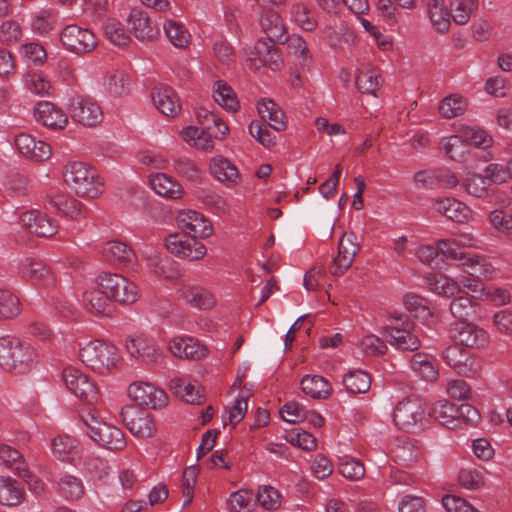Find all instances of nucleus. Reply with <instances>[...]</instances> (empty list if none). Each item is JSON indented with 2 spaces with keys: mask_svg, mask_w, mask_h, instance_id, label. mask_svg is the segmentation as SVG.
I'll list each match as a JSON object with an SVG mask.
<instances>
[{
  "mask_svg": "<svg viewBox=\"0 0 512 512\" xmlns=\"http://www.w3.org/2000/svg\"><path fill=\"white\" fill-rule=\"evenodd\" d=\"M168 348L174 356L188 360H199L207 354L206 346L193 337H175Z\"/></svg>",
  "mask_w": 512,
  "mask_h": 512,
  "instance_id": "nucleus-23",
  "label": "nucleus"
},
{
  "mask_svg": "<svg viewBox=\"0 0 512 512\" xmlns=\"http://www.w3.org/2000/svg\"><path fill=\"white\" fill-rule=\"evenodd\" d=\"M34 117L50 129H63L68 123L66 114L49 101H40L35 105Z\"/></svg>",
  "mask_w": 512,
  "mask_h": 512,
  "instance_id": "nucleus-25",
  "label": "nucleus"
},
{
  "mask_svg": "<svg viewBox=\"0 0 512 512\" xmlns=\"http://www.w3.org/2000/svg\"><path fill=\"white\" fill-rule=\"evenodd\" d=\"M25 88L36 95H46L51 89L50 81L38 72L29 71L23 76Z\"/></svg>",
  "mask_w": 512,
  "mask_h": 512,
  "instance_id": "nucleus-61",
  "label": "nucleus"
},
{
  "mask_svg": "<svg viewBox=\"0 0 512 512\" xmlns=\"http://www.w3.org/2000/svg\"><path fill=\"white\" fill-rule=\"evenodd\" d=\"M174 389L176 394L187 403L200 404L204 399L199 385L187 383L183 379H178L174 382Z\"/></svg>",
  "mask_w": 512,
  "mask_h": 512,
  "instance_id": "nucleus-57",
  "label": "nucleus"
},
{
  "mask_svg": "<svg viewBox=\"0 0 512 512\" xmlns=\"http://www.w3.org/2000/svg\"><path fill=\"white\" fill-rule=\"evenodd\" d=\"M131 79L123 71L115 70L107 76V90L114 97L127 95L130 90Z\"/></svg>",
  "mask_w": 512,
  "mask_h": 512,
  "instance_id": "nucleus-53",
  "label": "nucleus"
},
{
  "mask_svg": "<svg viewBox=\"0 0 512 512\" xmlns=\"http://www.w3.org/2000/svg\"><path fill=\"white\" fill-rule=\"evenodd\" d=\"M83 301L87 310L96 315L109 314L112 310V300L98 285L85 291Z\"/></svg>",
  "mask_w": 512,
  "mask_h": 512,
  "instance_id": "nucleus-37",
  "label": "nucleus"
},
{
  "mask_svg": "<svg viewBox=\"0 0 512 512\" xmlns=\"http://www.w3.org/2000/svg\"><path fill=\"white\" fill-rule=\"evenodd\" d=\"M380 79V74L376 69L363 66L358 69L355 82L361 93L376 95V91L380 86Z\"/></svg>",
  "mask_w": 512,
  "mask_h": 512,
  "instance_id": "nucleus-45",
  "label": "nucleus"
},
{
  "mask_svg": "<svg viewBox=\"0 0 512 512\" xmlns=\"http://www.w3.org/2000/svg\"><path fill=\"white\" fill-rule=\"evenodd\" d=\"M14 143L19 153L31 160L44 161L51 156L49 144L36 140L30 134L20 133L15 137Z\"/></svg>",
  "mask_w": 512,
  "mask_h": 512,
  "instance_id": "nucleus-22",
  "label": "nucleus"
},
{
  "mask_svg": "<svg viewBox=\"0 0 512 512\" xmlns=\"http://www.w3.org/2000/svg\"><path fill=\"white\" fill-rule=\"evenodd\" d=\"M343 384L349 393H366L371 387V378L365 371L354 370L343 376Z\"/></svg>",
  "mask_w": 512,
  "mask_h": 512,
  "instance_id": "nucleus-48",
  "label": "nucleus"
},
{
  "mask_svg": "<svg viewBox=\"0 0 512 512\" xmlns=\"http://www.w3.org/2000/svg\"><path fill=\"white\" fill-rule=\"evenodd\" d=\"M60 40L66 50L77 55L90 53L97 46L95 34L90 29L77 24L64 27L60 34Z\"/></svg>",
  "mask_w": 512,
  "mask_h": 512,
  "instance_id": "nucleus-9",
  "label": "nucleus"
},
{
  "mask_svg": "<svg viewBox=\"0 0 512 512\" xmlns=\"http://www.w3.org/2000/svg\"><path fill=\"white\" fill-rule=\"evenodd\" d=\"M301 389L314 399H325L332 391L329 382L319 375H305L301 380Z\"/></svg>",
  "mask_w": 512,
  "mask_h": 512,
  "instance_id": "nucleus-42",
  "label": "nucleus"
},
{
  "mask_svg": "<svg viewBox=\"0 0 512 512\" xmlns=\"http://www.w3.org/2000/svg\"><path fill=\"white\" fill-rule=\"evenodd\" d=\"M36 360L35 349L16 337L0 338V366L3 370L15 374L29 372Z\"/></svg>",
  "mask_w": 512,
  "mask_h": 512,
  "instance_id": "nucleus-2",
  "label": "nucleus"
},
{
  "mask_svg": "<svg viewBox=\"0 0 512 512\" xmlns=\"http://www.w3.org/2000/svg\"><path fill=\"white\" fill-rule=\"evenodd\" d=\"M126 350L128 354L146 364H161L164 361V354L156 341L145 335H138L126 339Z\"/></svg>",
  "mask_w": 512,
  "mask_h": 512,
  "instance_id": "nucleus-12",
  "label": "nucleus"
},
{
  "mask_svg": "<svg viewBox=\"0 0 512 512\" xmlns=\"http://www.w3.org/2000/svg\"><path fill=\"white\" fill-rule=\"evenodd\" d=\"M441 144L445 154L453 161H462L467 153L465 141L460 135L443 138Z\"/></svg>",
  "mask_w": 512,
  "mask_h": 512,
  "instance_id": "nucleus-58",
  "label": "nucleus"
},
{
  "mask_svg": "<svg viewBox=\"0 0 512 512\" xmlns=\"http://www.w3.org/2000/svg\"><path fill=\"white\" fill-rule=\"evenodd\" d=\"M121 418L126 428L136 437L150 438L157 431L153 417L135 407H124L121 410Z\"/></svg>",
  "mask_w": 512,
  "mask_h": 512,
  "instance_id": "nucleus-15",
  "label": "nucleus"
},
{
  "mask_svg": "<svg viewBox=\"0 0 512 512\" xmlns=\"http://www.w3.org/2000/svg\"><path fill=\"white\" fill-rule=\"evenodd\" d=\"M63 381L71 393L82 401L93 404L99 394L95 382L89 376L74 367H67L62 373Z\"/></svg>",
  "mask_w": 512,
  "mask_h": 512,
  "instance_id": "nucleus-10",
  "label": "nucleus"
},
{
  "mask_svg": "<svg viewBox=\"0 0 512 512\" xmlns=\"http://www.w3.org/2000/svg\"><path fill=\"white\" fill-rule=\"evenodd\" d=\"M80 418L88 430L89 437L100 446L111 451H121L126 447L127 442L122 430L103 421L96 410L89 408L80 415Z\"/></svg>",
  "mask_w": 512,
  "mask_h": 512,
  "instance_id": "nucleus-4",
  "label": "nucleus"
},
{
  "mask_svg": "<svg viewBox=\"0 0 512 512\" xmlns=\"http://www.w3.org/2000/svg\"><path fill=\"white\" fill-rule=\"evenodd\" d=\"M177 223L182 231L190 237L207 238L213 232V227L209 220L203 214L193 210L179 212Z\"/></svg>",
  "mask_w": 512,
  "mask_h": 512,
  "instance_id": "nucleus-19",
  "label": "nucleus"
},
{
  "mask_svg": "<svg viewBox=\"0 0 512 512\" xmlns=\"http://www.w3.org/2000/svg\"><path fill=\"white\" fill-rule=\"evenodd\" d=\"M427 280L430 290L438 295L452 297L459 293V286L456 280L451 277L439 274Z\"/></svg>",
  "mask_w": 512,
  "mask_h": 512,
  "instance_id": "nucleus-52",
  "label": "nucleus"
},
{
  "mask_svg": "<svg viewBox=\"0 0 512 512\" xmlns=\"http://www.w3.org/2000/svg\"><path fill=\"white\" fill-rule=\"evenodd\" d=\"M183 140L191 147L203 152H212L215 148L214 135L196 126L184 127L181 132Z\"/></svg>",
  "mask_w": 512,
  "mask_h": 512,
  "instance_id": "nucleus-35",
  "label": "nucleus"
},
{
  "mask_svg": "<svg viewBox=\"0 0 512 512\" xmlns=\"http://www.w3.org/2000/svg\"><path fill=\"white\" fill-rule=\"evenodd\" d=\"M290 14L292 21L304 31H314L318 25L316 12L303 2L293 4Z\"/></svg>",
  "mask_w": 512,
  "mask_h": 512,
  "instance_id": "nucleus-41",
  "label": "nucleus"
},
{
  "mask_svg": "<svg viewBox=\"0 0 512 512\" xmlns=\"http://www.w3.org/2000/svg\"><path fill=\"white\" fill-rule=\"evenodd\" d=\"M59 493L68 500H76L84 495L81 479L73 475H63L57 482Z\"/></svg>",
  "mask_w": 512,
  "mask_h": 512,
  "instance_id": "nucleus-50",
  "label": "nucleus"
},
{
  "mask_svg": "<svg viewBox=\"0 0 512 512\" xmlns=\"http://www.w3.org/2000/svg\"><path fill=\"white\" fill-rule=\"evenodd\" d=\"M451 332L454 340L460 343L461 346L481 349L489 343V334L483 328L471 322L456 323Z\"/></svg>",
  "mask_w": 512,
  "mask_h": 512,
  "instance_id": "nucleus-18",
  "label": "nucleus"
},
{
  "mask_svg": "<svg viewBox=\"0 0 512 512\" xmlns=\"http://www.w3.org/2000/svg\"><path fill=\"white\" fill-rule=\"evenodd\" d=\"M165 246L172 254L191 261L203 258L207 252L205 245L197 238L181 237L177 234L169 235L166 238Z\"/></svg>",
  "mask_w": 512,
  "mask_h": 512,
  "instance_id": "nucleus-17",
  "label": "nucleus"
},
{
  "mask_svg": "<svg viewBox=\"0 0 512 512\" xmlns=\"http://www.w3.org/2000/svg\"><path fill=\"white\" fill-rule=\"evenodd\" d=\"M445 362L458 374L474 377L481 370V362L470 351L460 345H451L443 352Z\"/></svg>",
  "mask_w": 512,
  "mask_h": 512,
  "instance_id": "nucleus-11",
  "label": "nucleus"
},
{
  "mask_svg": "<svg viewBox=\"0 0 512 512\" xmlns=\"http://www.w3.org/2000/svg\"><path fill=\"white\" fill-rule=\"evenodd\" d=\"M257 110L261 119L276 131H283L287 126V120L281 108L271 99H262L257 104Z\"/></svg>",
  "mask_w": 512,
  "mask_h": 512,
  "instance_id": "nucleus-34",
  "label": "nucleus"
},
{
  "mask_svg": "<svg viewBox=\"0 0 512 512\" xmlns=\"http://www.w3.org/2000/svg\"><path fill=\"white\" fill-rule=\"evenodd\" d=\"M260 26L266 39L284 44L287 30L283 19L277 12L270 9L263 12L260 17Z\"/></svg>",
  "mask_w": 512,
  "mask_h": 512,
  "instance_id": "nucleus-29",
  "label": "nucleus"
},
{
  "mask_svg": "<svg viewBox=\"0 0 512 512\" xmlns=\"http://www.w3.org/2000/svg\"><path fill=\"white\" fill-rule=\"evenodd\" d=\"M467 109L465 98L458 94L445 97L439 105V113L447 119L462 115Z\"/></svg>",
  "mask_w": 512,
  "mask_h": 512,
  "instance_id": "nucleus-51",
  "label": "nucleus"
},
{
  "mask_svg": "<svg viewBox=\"0 0 512 512\" xmlns=\"http://www.w3.org/2000/svg\"><path fill=\"white\" fill-rule=\"evenodd\" d=\"M25 491L21 483L8 476H0V504L17 506L24 500Z\"/></svg>",
  "mask_w": 512,
  "mask_h": 512,
  "instance_id": "nucleus-36",
  "label": "nucleus"
},
{
  "mask_svg": "<svg viewBox=\"0 0 512 512\" xmlns=\"http://www.w3.org/2000/svg\"><path fill=\"white\" fill-rule=\"evenodd\" d=\"M20 221L27 230L40 237H51L58 229L57 222L39 210L24 212Z\"/></svg>",
  "mask_w": 512,
  "mask_h": 512,
  "instance_id": "nucleus-21",
  "label": "nucleus"
},
{
  "mask_svg": "<svg viewBox=\"0 0 512 512\" xmlns=\"http://www.w3.org/2000/svg\"><path fill=\"white\" fill-rule=\"evenodd\" d=\"M425 415V401L419 396L411 395L397 403L393 412V421L398 428L413 432L422 425Z\"/></svg>",
  "mask_w": 512,
  "mask_h": 512,
  "instance_id": "nucleus-8",
  "label": "nucleus"
},
{
  "mask_svg": "<svg viewBox=\"0 0 512 512\" xmlns=\"http://www.w3.org/2000/svg\"><path fill=\"white\" fill-rule=\"evenodd\" d=\"M49 204L58 212L73 220H80L85 217L83 204L74 198L66 199L63 196H55L49 198Z\"/></svg>",
  "mask_w": 512,
  "mask_h": 512,
  "instance_id": "nucleus-46",
  "label": "nucleus"
},
{
  "mask_svg": "<svg viewBox=\"0 0 512 512\" xmlns=\"http://www.w3.org/2000/svg\"><path fill=\"white\" fill-rule=\"evenodd\" d=\"M359 251L357 236L354 233H345L339 241L338 255L330 264L329 272L334 276L343 275L352 266Z\"/></svg>",
  "mask_w": 512,
  "mask_h": 512,
  "instance_id": "nucleus-16",
  "label": "nucleus"
},
{
  "mask_svg": "<svg viewBox=\"0 0 512 512\" xmlns=\"http://www.w3.org/2000/svg\"><path fill=\"white\" fill-rule=\"evenodd\" d=\"M53 455L61 461H71L78 454L79 442L69 435H59L51 442Z\"/></svg>",
  "mask_w": 512,
  "mask_h": 512,
  "instance_id": "nucleus-43",
  "label": "nucleus"
},
{
  "mask_svg": "<svg viewBox=\"0 0 512 512\" xmlns=\"http://www.w3.org/2000/svg\"><path fill=\"white\" fill-rule=\"evenodd\" d=\"M439 253L447 259L459 261V267L469 276L492 279L495 269L483 256L460 248L453 238L438 241Z\"/></svg>",
  "mask_w": 512,
  "mask_h": 512,
  "instance_id": "nucleus-1",
  "label": "nucleus"
},
{
  "mask_svg": "<svg viewBox=\"0 0 512 512\" xmlns=\"http://www.w3.org/2000/svg\"><path fill=\"white\" fill-rule=\"evenodd\" d=\"M20 313V302L16 295L0 288V320H8Z\"/></svg>",
  "mask_w": 512,
  "mask_h": 512,
  "instance_id": "nucleus-56",
  "label": "nucleus"
},
{
  "mask_svg": "<svg viewBox=\"0 0 512 512\" xmlns=\"http://www.w3.org/2000/svg\"><path fill=\"white\" fill-rule=\"evenodd\" d=\"M395 324L383 328L382 336L394 348L403 351H416L421 347L415 324L406 315L393 314Z\"/></svg>",
  "mask_w": 512,
  "mask_h": 512,
  "instance_id": "nucleus-7",
  "label": "nucleus"
},
{
  "mask_svg": "<svg viewBox=\"0 0 512 512\" xmlns=\"http://www.w3.org/2000/svg\"><path fill=\"white\" fill-rule=\"evenodd\" d=\"M0 461L13 473L19 476L27 475V464L21 453L6 444H0Z\"/></svg>",
  "mask_w": 512,
  "mask_h": 512,
  "instance_id": "nucleus-44",
  "label": "nucleus"
},
{
  "mask_svg": "<svg viewBox=\"0 0 512 512\" xmlns=\"http://www.w3.org/2000/svg\"><path fill=\"white\" fill-rule=\"evenodd\" d=\"M96 285L102 288L112 302L130 305L140 298V289L136 283L119 273L102 272L95 279Z\"/></svg>",
  "mask_w": 512,
  "mask_h": 512,
  "instance_id": "nucleus-6",
  "label": "nucleus"
},
{
  "mask_svg": "<svg viewBox=\"0 0 512 512\" xmlns=\"http://www.w3.org/2000/svg\"><path fill=\"white\" fill-rule=\"evenodd\" d=\"M433 209L458 223L466 222L470 214V209L463 202L451 197L435 199Z\"/></svg>",
  "mask_w": 512,
  "mask_h": 512,
  "instance_id": "nucleus-30",
  "label": "nucleus"
},
{
  "mask_svg": "<svg viewBox=\"0 0 512 512\" xmlns=\"http://www.w3.org/2000/svg\"><path fill=\"white\" fill-rule=\"evenodd\" d=\"M478 9V0H457L453 20L458 25L469 22L472 14Z\"/></svg>",
  "mask_w": 512,
  "mask_h": 512,
  "instance_id": "nucleus-64",
  "label": "nucleus"
},
{
  "mask_svg": "<svg viewBox=\"0 0 512 512\" xmlns=\"http://www.w3.org/2000/svg\"><path fill=\"white\" fill-rule=\"evenodd\" d=\"M163 28L167 38L175 47L184 48L189 44L190 34L180 22L167 20Z\"/></svg>",
  "mask_w": 512,
  "mask_h": 512,
  "instance_id": "nucleus-54",
  "label": "nucleus"
},
{
  "mask_svg": "<svg viewBox=\"0 0 512 512\" xmlns=\"http://www.w3.org/2000/svg\"><path fill=\"white\" fill-rule=\"evenodd\" d=\"M155 107L165 116L175 117L181 111V103L175 90L167 85L155 87L152 91Z\"/></svg>",
  "mask_w": 512,
  "mask_h": 512,
  "instance_id": "nucleus-24",
  "label": "nucleus"
},
{
  "mask_svg": "<svg viewBox=\"0 0 512 512\" xmlns=\"http://www.w3.org/2000/svg\"><path fill=\"white\" fill-rule=\"evenodd\" d=\"M421 457V448L416 440L406 437L397 439L393 449L394 460L402 466L410 467Z\"/></svg>",
  "mask_w": 512,
  "mask_h": 512,
  "instance_id": "nucleus-33",
  "label": "nucleus"
},
{
  "mask_svg": "<svg viewBox=\"0 0 512 512\" xmlns=\"http://www.w3.org/2000/svg\"><path fill=\"white\" fill-rule=\"evenodd\" d=\"M128 394L139 406L158 409L166 405L168 396L166 392L151 383L135 381L130 384Z\"/></svg>",
  "mask_w": 512,
  "mask_h": 512,
  "instance_id": "nucleus-14",
  "label": "nucleus"
},
{
  "mask_svg": "<svg viewBox=\"0 0 512 512\" xmlns=\"http://www.w3.org/2000/svg\"><path fill=\"white\" fill-rule=\"evenodd\" d=\"M280 492L271 486H264L256 495V501L265 510H276L281 506Z\"/></svg>",
  "mask_w": 512,
  "mask_h": 512,
  "instance_id": "nucleus-62",
  "label": "nucleus"
},
{
  "mask_svg": "<svg viewBox=\"0 0 512 512\" xmlns=\"http://www.w3.org/2000/svg\"><path fill=\"white\" fill-rule=\"evenodd\" d=\"M21 276L33 284H49L53 282V276L41 260L26 258L20 264Z\"/></svg>",
  "mask_w": 512,
  "mask_h": 512,
  "instance_id": "nucleus-31",
  "label": "nucleus"
},
{
  "mask_svg": "<svg viewBox=\"0 0 512 512\" xmlns=\"http://www.w3.org/2000/svg\"><path fill=\"white\" fill-rule=\"evenodd\" d=\"M215 86L216 88L213 93L215 102L227 111H237L239 102L231 86L223 81H217Z\"/></svg>",
  "mask_w": 512,
  "mask_h": 512,
  "instance_id": "nucleus-49",
  "label": "nucleus"
},
{
  "mask_svg": "<svg viewBox=\"0 0 512 512\" xmlns=\"http://www.w3.org/2000/svg\"><path fill=\"white\" fill-rule=\"evenodd\" d=\"M65 183L80 197L97 198L103 192V183L97 171L84 162H69L64 166Z\"/></svg>",
  "mask_w": 512,
  "mask_h": 512,
  "instance_id": "nucleus-3",
  "label": "nucleus"
},
{
  "mask_svg": "<svg viewBox=\"0 0 512 512\" xmlns=\"http://www.w3.org/2000/svg\"><path fill=\"white\" fill-rule=\"evenodd\" d=\"M103 254L111 263L128 266L134 263L136 255L131 247L121 241H109L103 247Z\"/></svg>",
  "mask_w": 512,
  "mask_h": 512,
  "instance_id": "nucleus-38",
  "label": "nucleus"
},
{
  "mask_svg": "<svg viewBox=\"0 0 512 512\" xmlns=\"http://www.w3.org/2000/svg\"><path fill=\"white\" fill-rule=\"evenodd\" d=\"M450 312L458 323L468 322L476 314V304L466 296L454 298L450 303Z\"/></svg>",
  "mask_w": 512,
  "mask_h": 512,
  "instance_id": "nucleus-55",
  "label": "nucleus"
},
{
  "mask_svg": "<svg viewBox=\"0 0 512 512\" xmlns=\"http://www.w3.org/2000/svg\"><path fill=\"white\" fill-rule=\"evenodd\" d=\"M149 183L158 195L169 199H179L183 194L182 186L164 173L151 175Z\"/></svg>",
  "mask_w": 512,
  "mask_h": 512,
  "instance_id": "nucleus-40",
  "label": "nucleus"
},
{
  "mask_svg": "<svg viewBox=\"0 0 512 512\" xmlns=\"http://www.w3.org/2000/svg\"><path fill=\"white\" fill-rule=\"evenodd\" d=\"M127 20L131 26V31L137 39L152 40L159 33L157 25L152 22L145 11L132 9Z\"/></svg>",
  "mask_w": 512,
  "mask_h": 512,
  "instance_id": "nucleus-27",
  "label": "nucleus"
},
{
  "mask_svg": "<svg viewBox=\"0 0 512 512\" xmlns=\"http://www.w3.org/2000/svg\"><path fill=\"white\" fill-rule=\"evenodd\" d=\"M457 413V405L449 402L448 400H439L433 403L428 415L434 420H437L443 426L455 429L458 427Z\"/></svg>",
  "mask_w": 512,
  "mask_h": 512,
  "instance_id": "nucleus-39",
  "label": "nucleus"
},
{
  "mask_svg": "<svg viewBox=\"0 0 512 512\" xmlns=\"http://www.w3.org/2000/svg\"><path fill=\"white\" fill-rule=\"evenodd\" d=\"M427 14L433 29L441 34L449 31L451 13L444 0H426Z\"/></svg>",
  "mask_w": 512,
  "mask_h": 512,
  "instance_id": "nucleus-32",
  "label": "nucleus"
},
{
  "mask_svg": "<svg viewBox=\"0 0 512 512\" xmlns=\"http://www.w3.org/2000/svg\"><path fill=\"white\" fill-rule=\"evenodd\" d=\"M178 293L187 304L200 310L211 309L216 303L215 296L200 286L183 285Z\"/></svg>",
  "mask_w": 512,
  "mask_h": 512,
  "instance_id": "nucleus-28",
  "label": "nucleus"
},
{
  "mask_svg": "<svg viewBox=\"0 0 512 512\" xmlns=\"http://www.w3.org/2000/svg\"><path fill=\"white\" fill-rule=\"evenodd\" d=\"M340 474L352 481L360 480L365 474L364 464L355 458H343L339 463Z\"/></svg>",
  "mask_w": 512,
  "mask_h": 512,
  "instance_id": "nucleus-63",
  "label": "nucleus"
},
{
  "mask_svg": "<svg viewBox=\"0 0 512 512\" xmlns=\"http://www.w3.org/2000/svg\"><path fill=\"white\" fill-rule=\"evenodd\" d=\"M102 109L89 97H79L71 105V117L84 126H94L102 120Z\"/></svg>",
  "mask_w": 512,
  "mask_h": 512,
  "instance_id": "nucleus-20",
  "label": "nucleus"
},
{
  "mask_svg": "<svg viewBox=\"0 0 512 512\" xmlns=\"http://www.w3.org/2000/svg\"><path fill=\"white\" fill-rule=\"evenodd\" d=\"M274 42L268 39H259L251 52V57L247 59L250 69L258 70L262 66L270 68L272 71L280 70L283 66L282 54Z\"/></svg>",
  "mask_w": 512,
  "mask_h": 512,
  "instance_id": "nucleus-13",
  "label": "nucleus"
},
{
  "mask_svg": "<svg viewBox=\"0 0 512 512\" xmlns=\"http://www.w3.org/2000/svg\"><path fill=\"white\" fill-rule=\"evenodd\" d=\"M79 357L87 367L99 374L111 373L121 359L118 348L103 340H94L79 350Z\"/></svg>",
  "mask_w": 512,
  "mask_h": 512,
  "instance_id": "nucleus-5",
  "label": "nucleus"
},
{
  "mask_svg": "<svg viewBox=\"0 0 512 512\" xmlns=\"http://www.w3.org/2000/svg\"><path fill=\"white\" fill-rule=\"evenodd\" d=\"M104 32L108 40L116 46L122 47L130 43V36L123 25L115 20L108 19L104 24Z\"/></svg>",
  "mask_w": 512,
  "mask_h": 512,
  "instance_id": "nucleus-59",
  "label": "nucleus"
},
{
  "mask_svg": "<svg viewBox=\"0 0 512 512\" xmlns=\"http://www.w3.org/2000/svg\"><path fill=\"white\" fill-rule=\"evenodd\" d=\"M228 506L232 512H250L254 506V495L248 490L240 489L230 495Z\"/></svg>",
  "mask_w": 512,
  "mask_h": 512,
  "instance_id": "nucleus-60",
  "label": "nucleus"
},
{
  "mask_svg": "<svg viewBox=\"0 0 512 512\" xmlns=\"http://www.w3.org/2000/svg\"><path fill=\"white\" fill-rule=\"evenodd\" d=\"M209 170L211 175L226 187H233L240 181L237 167L228 158L221 155L211 158Z\"/></svg>",
  "mask_w": 512,
  "mask_h": 512,
  "instance_id": "nucleus-26",
  "label": "nucleus"
},
{
  "mask_svg": "<svg viewBox=\"0 0 512 512\" xmlns=\"http://www.w3.org/2000/svg\"><path fill=\"white\" fill-rule=\"evenodd\" d=\"M462 186L465 191L476 198H486L489 196V179L485 175L478 173H468L462 180Z\"/></svg>",
  "mask_w": 512,
  "mask_h": 512,
  "instance_id": "nucleus-47",
  "label": "nucleus"
}]
</instances>
